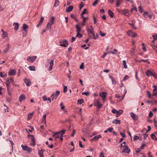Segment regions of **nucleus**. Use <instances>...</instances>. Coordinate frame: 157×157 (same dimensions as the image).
<instances>
[{"mask_svg":"<svg viewBox=\"0 0 157 157\" xmlns=\"http://www.w3.org/2000/svg\"><path fill=\"white\" fill-rule=\"evenodd\" d=\"M73 7L72 6H69L66 9V12H71L73 9Z\"/></svg>","mask_w":157,"mask_h":157,"instance_id":"nucleus-19","label":"nucleus"},{"mask_svg":"<svg viewBox=\"0 0 157 157\" xmlns=\"http://www.w3.org/2000/svg\"><path fill=\"white\" fill-rule=\"evenodd\" d=\"M129 78V77L127 75H126L124 78V79L123 80V81H124L128 79Z\"/></svg>","mask_w":157,"mask_h":157,"instance_id":"nucleus-62","label":"nucleus"},{"mask_svg":"<svg viewBox=\"0 0 157 157\" xmlns=\"http://www.w3.org/2000/svg\"><path fill=\"white\" fill-rule=\"evenodd\" d=\"M33 115V113H29L28 115V117L29 120L31 119Z\"/></svg>","mask_w":157,"mask_h":157,"instance_id":"nucleus-38","label":"nucleus"},{"mask_svg":"<svg viewBox=\"0 0 157 157\" xmlns=\"http://www.w3.org/2000/svg\"><path fill=\"white\" fill-rule=\"evenodd\" d=\"M36 58V56H29L27 58V60L31 63H33Z\"/></svg>","mask_w":157,"mask_h":157,"instance_id":"nucleus-8","label":"nucleus"},{"mask_svg":"<svg viewBox=\"0 0 157 157\" xmlns=\"http://www.w3.org/2000/svg\"><path fill=\"white\" fill-rule=\"evenodd\" d=\"M43 100L44 101H47L48 98L45 95H44L43 96Z\"/></svg>","mask_w":157,"mask_h":157,"instance_id":"nucleus-61","label":"nucleus"},{"mask_svg":"<svg viewBox=\"0 0 157 157\" xmlns=\"http://www.w3.org/2000/svg\"><path fill=\"white\" fill-rule=\"evenodd\" d=\"M60 105L61 106V109L63 110L64 109L65 106L63 105V103H61Z\"/></svg>","mask_w":157,"mask_h":157,"instance_id":"nucleus-54","label":"nucleus"},{"mask_svg":"<svg viewBox=\"0 0 157 157\" xmlns=\"http://www.w3.org/2000/svg\"><path fill=\"white\" fill-rule=\"evenodd\" d=\"M82 35L81 34L79 33H77V35L76 36V37H78V38H81L82 37Z\"/></svg>","mask_w":157,"mask_h":157,"instance_id":"nucleus-55","label":"nucleus"},{"mask_svg":"<svg viewBox=\"0 0 157 157\" xmlns=\"http://www.w3.org/2000/svg\"><path fill=\"white\" fill-rule=\"evenodd\" d=\"M60 92L59 91H57L55 93H53L51 96L52 101H53V100H56Z\"/></svg>","mask_w":157,"mask_h":157,"instance_id":"nucleus-4","label":"nucleus"},{"mask_svg":"<svg viewBox=\"0 0 157 157\" xmlns=\"http://www.w3.org/2000/svg\"><path fill=\"white\" fill-rule=\"evenodd\" d=\"M53 64L54 60L53 59H51L49 62V67L48 69L49 71H51L52 70Z\"/></svg>","mask_w":157,"mask_h":157,"instance_id":"nucleus-11","label":"nucleus"},{"mask_svg":"<svg viewBox=\"0 0 157 157\" xmlns=\"http://www.w3.org/2000/svg\"><path fill=\"white\" fill-rule=\"evenodd\" d=\"M8 47L7 48H6L5 50H4V52L5 53H6V52L8 51V50L10 49V47H9V46H10V44H8Z\"/></svg>","mask_w":157,"mask_h":157,"instance_id":"nucleus-45","label":"nucleus"},{"mask_svg":"<svg viewBox=\"0 0 157 157\" xmlns=\"http://www.w3.org/2000/svg\"><path fill=\"white\" fill-rule=\"evenodd\" d=\"M22 28L23 30H26V29H28V26L26 24H24L23 25Z\"/></svg>","mask_w":157,"mask_h":157,"instance_id":"nucleus-31","label":"nucleus"},{"mask_svg":"<svg viewBox=\"0 0 157 157\" xmlns=\"http://www.w3.org/2000/svg\"><path fill=\"white\" fill-rule=\"evenodd\" d=\"M0 76L2 78H4L6 77L7 75L4 72H1L0 73Z\"/></svg>","mask_w":157,"mask_h":157,"instance_id":"nucleus-25","label":"nucleus"},{"mask_svg":"<svg viewBox=\"0 0 157 157\" xmlns=\"http://www.w3.org/2000/svg\"><path fill=\"white\" fill-rule=\"evenodd\" d=\"M142 150V148H137V149L136 150V152L137 153H139Z\"/></svg>","mask_w":157,"mask_h":157,"instance_id":"nucleus-50","label":"nucleus"},{"mask_svg":"<svg viewBox=\"0 0 157 157\" xmlns=\"http://www.w3.org/2000/svg\"><path fill=\"white\" fill-rule=\"evenodd\" d=\"M122 63L124 68L126 69L127 68V67L126 64V62L125 60L123 61Z\"/></svg>","mask_w":157,"mask_h":157,"instance_id":"nucleus-42","label":"nucleus"},{"mask_svg":"<svg viewBox=\"0 0 157 157\" xmlns=\"http://www.w3.org/2000/svg\"><path fill=\"white\" fill-rule=\"evenodd\" d=\"M13 25H14V29L16 31H17L19 27V24L17 23H14Z\"/></svg>","mask_w":157,"mask_h":157,"instance_id":"nucleus-22","label":"nucleus"},{"mask_svg":"<svg viewBox=\"0 0 157 157\" xmlns=\"http://www.w3.org/2000/svg\"><path fill=\"white\" fill-rule=\"evenodd\" d=\"M117 111H118L116 109H113L112 111V112L114 114H116Z\"/></svg>","mask_w":157,"mask_h":157,"instance_id":"nucleus-63","label":"nucleus"},{"mask_svg":"<svg viewBox=\"0 0 157 157\" xmlns=\"http://www.w3.org/2000/svg\"><path fill=\"white\" fill-rule=\"evenodd\" d=\"M10 144H11V146H12V151H13V145H14V144L13 143V142L11 140H10Z\"/></svg>","mask_w":157,"mask_h":157,"instance_id":"nucleus-52","label":"nucleus"},{"mask_svg":"<svg viewBox=\"0 0 157 157\" xmlns=\"http://www.w3.org/2000/svg\"><path fill=\"white\" fill-rule=\"evenodd\" d=\"M108 13L109 16L111 18H113V17L114 13L112 12L111 11L109 10H108Z\"/></svg>","mask_w":157,"mask_h":157,"instance_id":"nucleus-27","label":"nucleus"},{"mask_svg":"<svg viewBox=\"0 0 157 157\" xmlns=\"http://www.w3.org/2000/svg\"><path fill=\"white\" fill-rule=\"evenodd\" d=\"M139 139V137L136 136H134L133 140H134L136 141L137 140Z\"/></svg>","mask_w":157,"mask_h":157,"instance_id":"nucleus-64","label":"nucleus"},{"mask_svg":"<svg viewBox=\"0 0 157 157\" xmlns=\"http://www.w3.org/2000/svg\"><path fill=\"white\" fill-rule=\"evenodd\" d=\"M24 81L26 83L27 86H29L31 84V82L28 78H25L24 79Z\"/></svg>","mask_w":157,"mask_h":157,"instance_id":"nucleus-14","label":"nucleus"},{"mask_svg":"<svg viewBox=\"0 0 157 157\" xmlns=\"http://www.w3.org/2000/svg\"><path fill=\"white\" fill-rule=\"evenodd\" d=\"M86 11V9H84L83 10V11L82 12V13H81V16H83V15L85 14Z\"/></svg>","mask_w":157,"mask_h":157,"instance_id":"nucleus-58","label":"nucleus"},{"mask_svg":"<svg viewBox=\"0 0 157 157\" xmlns=\"http://www.w3.org/2000/svg\"><path fill=\"white\" fill-rule=\"evenodd\" d=\"M98 0H95L92 4L93 6H95L98 3Z\"/></svg>","mask_w":157,"mask_h":157,"instance_id":"nucleus-48","label":"nucleus"},{"mask_svg":"<svg viewBox=\"0 0 157 157\" xmlns=\"http://www.w3.org/2000/svg\"><path fill=\"white\" fill-rule=\"evenodd\" d=\"M153 38V41H155L157 39V34L154 35L152 36Z\"/></svg>","mask_w":157,"mask_h":157,"instance_id":"nucleus-43","label":"nucleus"},{"mask_svg":"<svg viewBox=\"0 0 157 157\" xmlns=\"http://www.w3.org/2000/svg\"><path fill=\"white\" fill-rule=\"evenodd\" d=\"M99 95L102 98V100L103 102H105V98L107 95V93L102 92L99 94Z\"/></svg>","mask_w":157,"mask_h":157,"instance_id":"nucleus-7","label":"nucleus"},{"mask_svg":"<svg viewBox=\"0 0 157 157\" xmlns=\"http://www.w3.org/2000/svg\"><path fill=\"white\" fill-rule=\"evenodd\" d=\"M87 31L88 33V36H89V35L90 33L91 34H93V33H94L93 32L94 29H89L87 30Z\"/></svg>","mask_w":157,"mask_h":157,"instance_id":"nucleus-34","label":"nucleus"},{"mask_svg":"<svg viewBox=\"0 0 157 157\" xmlns=\"http://www.w3.org/2000/svg\"><path fill=\"white\" fill-rule=\"evenodd\" d=\"M151 138L154 140H156L157 139L155 136L153 134H152L151 135Z\"/></svg>","mask_w":157,"mask_h":157,"instance_id":"nucleus-39","label":"nucleus"},{"mask_svg":"<svg viewBox=\"0 0 157 157\" xmlns=\"http://www.w3.org/2000/svg\"><path fill=\"white\" fill-rule=\"evenodd\" d=\"M146 74L147 76L150 77L153 75V73L150 70H148L146 72Z\"/></svg>","mask_w":157,"mask_h":157,"instance_id":"nucleus-15","label":"nucleus"},{"mask_svg":"<svg viewBox=\"0 0 157 157\" xmlns=\"http://www.w3.org/2000/svg\"><path fill=\"white\" fill-rule=\"evenodd\" d=\"M28 136L30 137L31 141L30 143V145L31 146H34L36 145V141L34 136L33 135H31L30 136L29 135Z\"/></svg>","mask_w":157,"mask_h":157,"instance_id":"nucleus-6","label":"nucleus"},{"mask_svg":"<svg viewBox=\"0 0 157 157\" xmlns=\"http://www.w3.org/2000/svg\"><path fill=\"white\" fill-rule=\"evenodd\" d=\"M112 123L113 124H120L121 123V121L115 119L113 121Z\"/></svg>","mask_w":157,"mask_h":157,"instance_id":"nucleus-24","label":"nucleus"},{"mask_svg":"<svg viewBox=\"0 0 157 157\" xmlns=\"http://www.w3.org/2000/svg\"><path fill=\"white\" fill-rule=\"evenodd\" d=\"M59 132H55L54 133V134L52 135V136L53 137H55L56 139L59 138V137H60V136L59 135Z\"/></svg>","mask_w":157,"mask_h":157,"instance_id":"nucleus-18","label":"nucleus"},{"mask_svg":"<svg viewBox=\"0 0 157 157\" xmlns=\"http://www.w3.org/2000/svg\"><path fill=\"white\" fill-rule=\"evenodd\" d=\"M121 3V1H117L116 3V6L117 7H118L120 5Z\"/></svg>","mask_w":157,"mask_h":157,"instance_id":"nucleus-49","label":"nucleus"},{"mask_svg":"<svg viewBox=\"0 0 157 157\" xmlns=\"http://www.w3.org/2000/svg\"><path fill=\"white\" fill-rule=\"evenodd\" d=\"M29 69L31 71H35V67L33 66H30L29 67Z\"/></svg>","mask_w":157,"mask_h":157,"instance_id":"nucleus-41","label":"nucleus"},{"mask_svg":"<svg viewBox=\"0 0 157 157\" xmlns=\"http://www.w3.org/2000/svg\"><path fill=\"white\" fill-rule=\"evenodd\" d=\"M90 94V92H83L82 93V94H84L87 96H88Z\"/></svg>","mask_w":157,"mask_h":157,"instance_id":"nucleus-46","label":"nucleus"},{"mask_svg":"<svg viewBox=\"0 0 157 157\" xmlns=\"http://www.w3.org/2000/svg\"><path fill=\"white\" fill-rule=\"evenodd\" d=\"M76 29L77 32L79 33L80 32L81 30V28L79 27L78 24L76 25Z\"/></svg>","mask_w":157,"mask_h":157,"instance_id":"nucleus-28","label":"nucleus"},{"mask_svg":"<svg viewBox=\"0 0 157 157\" xmlns=\"http://www.w3.org/2000/svg\"><path fill=\"white\" fill-rule=\"evenodd\" d=\"M21 31L23 33V37H25L26 36V34H27V31L25 30H22Z\"/></svg>","mask_w":157,"mask_h":157,"instance_id":"nucleus-35","label":"nucleus"},{"mask_svg":"<svg viewBox=\"0 0 157 157\" xmlns=\"http://www.w3.org/2000/svg\"><path fill=\"white\" fill-rule=\"evenodd\" d=\"M131 116L133 120H136L137 119V117L136 115L132 112L131 113Z\"/></svg>","mask_w":157,"mask_h":157,"instance_id":"nucleus-21","label":"nucleus"},{"mask_svg":"<svg viewBox=\"0 0 157 157\" xmlns=\"http://www.w3.org/2000/svg\"><path fill=\"white\" fill-rule=\"evenodd\" d=\"M117 49H114L113 51H110L109 52V54H115L116 53V52H117Z\"/></svg>","mask_w":157,"mask_h":157,"instance_id":"nucleus-37","label":"nucleus"},{"mask_svg":"<svg viewBox=\"0 0 157 157\" xmlns=\"http://www.w3.org/2000/svg\"><path fill=\"white\" fill-rule=\"evenodd\" d=\"M46 115L44 114L43 115L42 122L44 123L46 125Z\"/></svg>","mask_w":157,"mask_h":157,"instance_id":"nucleus-20","label":"nucleus"},{"mask_svg":"<svg viewBox=\"0 0 157 157\" xmlns=\"http://www.w3.org/2000/svg\"><path fill=\"white\" fill-rule=\"evenodd\" d=\"M67 91V87L66 86H65L64 87L63 91L64 93H65Z\"/></svg>","mask_w":157,"mask_h":157,"instance_id":"nucleus-57","label":"nucleus"},{"mask_svg":"<svg viewBox=\"0 0 157 157\" xmlns=\"http://www.w3.org/2000/svg\"><path fill=\"white\" fill-rule=\"evenodd\" d=\"M135 10L137 12V10L136 8L135 7H134L133 8H132L131 10V11L132 12L133 10Z\"/></svg>","mask_w":157,"mask_h":157,"instance_id":"nucleus-60","label":"nucleus"},{"mask_svg":"<svg viewBox=\"0 0 157 157\" xmlns=\"http://www.w3.org/2000/svg\"><path fill=\"white\" fill-rule=\"evenodd\" d=\"M99 99L98 100L96 99H95L94 100V105L96 107L98 108H101L103 106V105L100 104L99 103Z\"/></svg>","mask_w":157,"mask_h":157,"instance_id":"nucleus-3","label":"nucleus"},{"mask_svg":"<svg viewBox=\"0 0 157 157\" xmlns=\"http://www.w3.org/2000/svg\"><path fill=\"white\" fill-rule=\"evenodd\" d=\"M21 147L24 151H26L29 153L32 152V149L31 147H29L27 146H24L23 144L21 145Z\"/></svg>","mask_w":157,"mask_h":157,"instance_id":"nucleus-5","label":"nucleus"},{"mask_svg":"<svg viewBox=\"0 0 157 157\" xmlns=\"http://www.w3.org/2000/svg\"><path fill=\"white\" fill-rule=\"evenodd\" d=\"M8 36V34L6 32H5L4 33H3L2 35V37L3 38L6 37Z\"/></svg>","mask_w":157,"mask_h":157,"instance_id":"nucleus-33","label":"nucleus"},{"mask_svg":"<svg viewBox=\"0 0 157 157\" xmlns=\"http://www.w3.org/2000/svg\"><path fill=\"white\" fill-rule=\"evenodd\" d=\"M123 112V111L121 109H120L118 111L116 114V117H119L122 113Z\"/></svg>","mask_w":157,"mask_h":157,"instance_id":"nucleus-23","label":"nucleus"},{"mask_svg":"<svg viewBox=\"0 0 157 157\" xmlns=\"http://www.w3.org/2000/svg\"><path fill=\"white\" fill-rule=\"evenodd\" d=\"M154 122L155 126L157 129V121H156L155 119L154 120Z\"/></svg>","mask_w":157,"mask_h":157,"instance_id":"nucleus-47","label":"nucleus"},{"mask_svg":"<svg viewBox=\"0 0 157 157\" xmlns=\"http://www.w3.org/2000/svg\"><path fill=\"white\" fill-rule=\"evenodd\" d=\"M84 101V100L83 99H79L78 100V104H82Z\"/></svg>","mask_w":157,"mask_h":157,"instance_id":"nucleus-36","label":"nucleus"},{"mask_svg":"<svg viewBox=\"0 0 157 157\" xmlns=\"http://www.w3.org/2000/svg\"><path fill=\"white\" fill-rule=\"evenodd\" d=\"M54 17H52L51 18V19L50 20V22L52 24H53L54 23Z\"/></svg>","mask_w":157,"mask_h":157,"instance_id":"nucleus-51","label":"nucleus"},{"mask_svg":"<svg viewBox=\"0 0 157 157\" xmlns=\"http://www.w3.org/2000/svg\"><path fill=\"white\" fill-rule=\"evenodd\" d=\"M139 11L141 13L143 12V9L141 6L139 7Z\"/></svg>","mask_w":157,"mask_h":157,"instance_id":"nucleus-44","label":"nucleus"},{"mask_svg":"<svg viewBox=\"0 0 157 157\" xmlns=\"http://www.w3.org/2000/svg\"><path fill=\"white\" fill-rule=\"evenodd\" d=\"M124 147V148L122 152L126 153H129L130 152V150L128 148V147L125 145H124L123 146Z\"/></svg>","mask_w":157,"mask_h":157,"instance_id":"nucleus-9","label":"nucleus"},{"mask_svg":"<svg viewBox=\"0 0 157 157\" xmlns=\"http://www.w3.org/2000/svg\"><path fill=\"white\" fill-rule=\"evenodd\" d=\"M86 46V44H84L83 45H82L81 46V47L82 48H84L85 49H87L89 48V47H85Z\"/></svg>","mask_w":157,"mask_h":157,"instance_id":"nucleus-59","label":"nucleus"},{"mask_svg":"<svg viewBox=\"0 0 157 157\" xmlns=\"http://www.w3.org/2000/svg\"><path fill=\"white\" fill-rule=\"evenodd\" d=\"M6 85L7 86V89L8 90H9V88H10V84L11 83L13 84V83L14 82V79L13 78H7L6 80Z\"/></svg>","mask_w":157,"mask_h":157,"instance_id":"nucleus-1","label":"nucleus"},{"mask_svg":"<svg viewBox=\"0 0 157 157\" xmlns=\"http://www.w3.org/2000/svg\"><path fill=\"white\" fill-rule=\"evenodd\" d=\"M44 151V150H38V154L40 156V157H44V156L43 155V152Z\"/></svg>","mask_w":157,"mask_h":157,"instance_id":"nucleus-26","label":"nucleus"},{"mask_svg":"<svg viewBox=\"0 0 157 157\" xmlns=\"http://www.w3.org/2000/svg\"><path fill=\"white\" fill-rule=\"evenodd\" d=\"M60 43H62L60 44V46L66 47L68 44L67 41L66 40H64L63 41L60 42Z\"/></svg>","mask_w":157,"mask_h":157,"instance_id":"nucleus-10","label":"nucleus"},{"mask_svg":"<svg viewBox=\"0 0 157 157\" xmlns=\"http://www.w3.org/2000/svg\"><path fill=\"white\" fill-rule=\"evenodd\" d=\"M109 77L112 80V84H115L116 83V82L114 78L110 75H109Z\"/></svg>","mask_w":157,"mask_h":157,"instance_id":"nucleus-29","label":"nucleus"},{"mask_svg":"<svg viewBox=\"0 0 157 157\" xmlns=\"http://www.w3.org/2000/svg\"><path fill=\"white\" fill-rule=\"evenodd\" d=\"M99 34L101 36H105V34L104 33H103L101 31L99 32Z\"/></svg>","mask_w":157,"mask_h":157,"instance_id":"nucleus-53","label":"nucleus"},{"mask_svg":"<svg viewBox=\"0 0 157 157\" xmlns=\"http://www.w3.org/2000/svg\"><path fill=\"white\" fill-rule=\"evenodd\" d=\"M51 25H52L49 22H48L46 27L48 29H50L51 28Z\"/></svg>","mask_w":157,"mask_h":157,"instance_id":"nucleus-32","label":"nucleus"},{"mask_svg":"<svg viewBox=\"0 0 157 157\" xmlns=\"http://www.w3.org/2000/svg\"><path fill=\"white\" fill-rule=\"evenodd\" d=\"M16 71L14 70H11L10 71H9V75H13L16 74Z\"/></svg>","mask_w":157,"mask_h":157,"instance_id":"nucleus-17","label":"nucleus"},{"mask_svg":"<svg viewBox=\"0 0 157 157\" xmlns=\"http://www.w3.org/2000/svg\"><path fill=\"white\" fill-rule=\"evenodd\" d=\"M117 11L120 14H122L127 17H129L130 15L129 11L127 9L124 10L117 9Z\"/></svg>","mask_w":157,"mask_h":157,"instance_id":"nucleus-2","label":"nucleus"},{"mask_svg":"<svg viewBox=\"0 0 157 157\" xmlns=\"http://www.w3.org/2000/svg\"><path fill=\"white\" fill-rule=\"evenodd\" d=\"M44 20V18L43 17H41L40 19V21L39 22V23L36 26L37 27H38L41 25L43 23V21Z\"/></svg>","mask_w":157,"mask_h":157,"instance_id":"nucleus-16","label":"nucleus"},{"mask_svg":"<svg viewBox=\"0 0 157 157\" xmlns=\"http://www.w3.org/2000/svg\"><path fill=\"white\" fill-rule=\"evenodd\" d=\"M25 97L24 94H21V95L20 96L19 99V101L20 102H21L25 100Z\"/></svg>","mask_w":157,"mask_h":157,"instance_id":"nucleus-13","label":"nucleus"},{"mask_svg":"<svg viewBox=\"0 0 157 157\" xmlns=\"http://www.w3.org/2000/svg\"><path fill=\"white\" fill-rule=\"evenodd\" d=\"M101 137V135H99L98 136H96L94 137L92 139L91 141H97Z\"/></svg>","mask_w":157,"mask_h":157,"instance_id":"nucleus-12","label":"nucleus"},{"mask_svg":"<svg viewBox=\"0 0 157 157\" xmlns=\"http://www.w3.org/2000/svg\"><path fill=\"white\" fill-rule=\"evenodd\" d=\"M65 132V130H63L60 132H59V134H61V136H63V135L64 134Z\"/></svg>","mask_w":157,"mask_h":157,"instance_id":"nucleus-40","label":"nucleus"},{"mask_svg":"<svg viewBox=\"0 0 157 157\" xmlns=\"http://www.w3.org/2000/svg\"><path fill=\"white\" fill-rule=\"evenodd\" d=\"M59 1L58 0H56L55 2L54 6L55 7H57L59 5Z\"/></svg>","mask_w":157,"mask_h":157,"instance_id":"nucleus-30","label":"nucleus"},{"mask_svg":"<svg viewBox=\"0 0 157 157\" xmlns=\"http://www.w3.org/2000/svg\"><path fill=\"white\" fill-rule=\"evenodd\" d=\"M79 146L81 148H83L84 147V146L82 145V142L81 141H79Z\"/></svg>","mask_w":157,"mask_h":157,"instance_id":"nucleus-56","label":"nucleus"}]
</instances>
